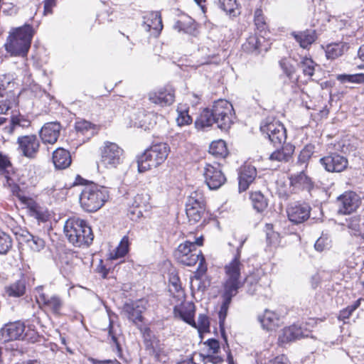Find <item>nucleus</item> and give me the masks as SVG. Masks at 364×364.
<instances>
[{"instance_id":"9b49d317","label":"nucleus","mask_w":364,"mask_h":364,"mask_svg":"<svg viewBox=\"0 0 364 364\" xmlns=\"http://www.w3.org/2000/svg\"><path fill=\"white\" fill-rule=\"evenodd\" d=\"M18 152L28 159H35L38 153L40 141L35 134L18 136L17 139Z\"/></svg>"},{"instance_id":"6e6d98bb","label":"nucleus","mask_w":364,"mask_h":364,"mask_svg":"<svg viewBox=\"0 0 364 364\" xmlns=\"http://www.w3.org/2000/svg\"><path fill=\"white\" fill-rule=\"evenodd\" d=\"M279 65L282 69L284 70V73L287 75V77L291 78L295 72L294 68L285 60H282L279 62Z\"/></svg>"},{"instance_id":"a878e982","label":"nucleus","mask_w":364,"mask_h":364,"mask_svg":"<svg viewBox=\"0 0 364 364\" xmlns=\"http://www.w3.org/2000/svg\"><path fill=\"white\" fill-rule=\"evenodd\" d=\"M71 161L70 154L65 149L58 148L53 154V162L56 168L65 169L70 165Z\"/></svg>"},{"instance_id":"4c0bfd02","label":"nucleus","mask_w":364,"mask_h":364,"mask_svg":"<svg viewBox=\"0 0 364 364\" xmlns=\"http://www.w3.org/2000/svg\"><path fill=\"white\" fill-rule=\"evenodd\" d=\"M299 67L304 75L311 77L318 65L311 58L304 57L299 63Z\"/></svg>"},{"instance_id":"09e8293b","label":"nucleus","mask_w":364,"mask_h":364,"mask_svg":"<svg viewBox=\"0 0 364 364\" xmlns=\"http://www.w3.org/2000/svg\"><path fill=\"white\" fill-rule=\"evenodd\" d=\"M326 55L328 59H335L341 55V47L338 43H332L327 46Z\"/></svg>"},{"instance_id":"a18cd8bd","label":"nucleus","mask_w":364,"mask_h":364,"mask_svg":"<svg viewBox=\"0 0 364 364\" xmlns=\"http://www.w3.org/2000/svg\"><path fill=\"white\" fill-rule=\"evenodd\" d=\"M145 151L138 158L137 165L138 171L140 173H144L152 168H156V165H153V162L149 160V157L145 159Z\"/></svg>"},{"instance_id":"e433bc0d","label":"nucleus","mask_w":364,"mask_h":364,"mask_svg":"<svg viewBox=\"0 0 364 364\" xmlns=\"http://www.w3.org/2000/svg\"><path fill=\"white\" fill-rule=\"evenodd\" d=\"M218 5L227 14L236 16L240 14L236 0H218Z\"/></svg>"},{"instance_id":"1a4fd4ad","label":"nucleus","mask_w":364,"mask_h":364,"mask_svg":"<svg viewBox=\"0 0 364 364\" xmlns=\"http://www.w3.org/2000/svg\"><path fill=\"white\" fill-rule=\"evenodd\" d=\"M205 210V201L203 194L200 191L191 193L186 204V213L191 224L198 223Z\"/></svg>"},{"instance_id":"4be33fe9","label":"nucleus","mask_w":364,"mask_h":364,"mask_svg":"<svg viewBox=\"0 0 364 364\" xmlns=\"http://www.w3.org/2000/svg\"><path fill=\"white\" fill-rule=\"evenodd\" d=\"M60 125L57 122L44 124L40 131V136L44 144H55L60 135Z\"/></svg>"},{"instance_id":"7ed1b4c3","label":"nucleus","mask_w":364,"mask_h":364,"mask_svg":"<svg viewBox=\"0 0 364 364\" xmlns=\"http://www.w3.org/2000/svg\"><path fill=\"white\" fill-rule=\"evenodd\" d=\"M33 29L28 24L13 28L9 32L5 43V49L11 56L23 58V64L26 65L27 55L31 47Z\"/></svg>"},{"instance_id":"13d9d810","label":"nucleus","mask_w":364,"mask_h":364,"mask_svg":"<svg viewBox=\"0 0 364 364\" xmlns=\"http://www.w3.org/2000/svg\"><path fill=\"white\" fill-rule=\"evenodd\" d=\"M205 344L208 346L213 354L217 353L220 349L219 342L215 339H208Z\"/></svg>"},{"instance_id":"c85d7f7f","label":"nucleus","mask_w":364,"mask_h":364,"mask_svg":"<svg viewBox=\"0 0 364 364\" xmlns=\"http://www.w3.org/2000/svg\"><path fill=\"white\" fill-rule=\"evenodd\" d=\"M343 221V227H346L350 235L354 236L362 235L361 218L358 215L348 216Z\"/></svg>"},{"instance_id":"412c9836","label":"nucleus","mask_w":364,"mask_h":364,"mask_svg":"<svg viewBox=\"0 0 364 364\" xmlns=\"http://www.w3.org/2000/svg\"><path fill=\"white\" fill-rule=\"evenodd\" d=\"M361 204L359 194L353 191L343 193V215H350L355 213Z\"/></svg>"},{"instance_id":"864d4df0","label":"nucleus","mask_w":364,"mask_h":364,"mask_svg":"<svg viewBox=\"0 0 364 364\" xmlns=\"http://www.w3.org/2000/svg\"><path fill=\"white\" fill-rule=\"evenodd\" d=\"M350 83H363L364 82V74H343V84Z\"/></svg>"},{"instance_id":"052dcab7","label":"nucleus","mask_w":364,"mask_h":364,"mask_svg":"<svg viewBox=\"0 0 364 364\" xmlns=\"http://www.w3.org/2000/svg\"><path fill=\"white\" fill-rule=\"evenodd\" d=\"M347 137V136L343 137V153H345L347 151L349 152L354 151L356 149L357 147L356 145H355L354 144L347 143V141H349L348 139H346Z\"/></svg>"},{"instance_id":"f03ea898","label":"nucleus","mask_w":364,"mask_h":364,"mask_svg":"<svg viewBox=\"0 0 364 364\" xmlns=\"http://www.w3.org/2000/svg\"><path fill=\"white\" fill-rule=\"evenodd\" d=\"M203 237L196 239L193 242L187 240L180 244L175 252L177 261L185 266L192 267L198 262L195 276L198 279L207 271L205 258L202 252L197 247L203 245Z\"/></svg>"},{"instance_id":"bb28decb","label":"nucleus","mask_w":364,"mask_h":364,"mask_svg":"<svg viewBox=\"0 0 364 364\" xmlns=\"http://www.w3.org/2000/svg\"><path fill=\"white\" fill-rule=\"evenodd\" d=\"M257 176L256 168L253 166H245L240 172L239 176L240 191H246L249 186L255 181Z\"/></svg>"},{"instance_id":"774afa93","label":"nucleus","mask_w":364,"mask_h":364,"mask_svg":"<svg viewBox=\"0 0 364 364\" xmlns=\"http://www.w3.org/2000/svg\"><path fill=\"white\" fill-rule=\"evenodd\" d=\"M16 183L14 179L6 176L4 177V181L3 182L4 186L8 189L11 188L12 185H14Z\"/></svg>"},{"instance_id":"20e7f679","label":"nucleus","mask_w":364,"mask_h":364,"mask_svg":"<svg viewBox=\"0 0 364 364\" xmlns=\"http://www.w3.org/2000/svg\"><path fill=\"white\" fill-rule=\"evenodd\" d=\"M64 232L68 241L78 247L89 246L94 238L92 229L86 221L77 218L67 220L64 225Z\"/></svg>"},{"instance_id":"4d7b16f0","label":"nucleus","mask_w":364,"mask_h":364,"mask_svg":"<svg viewBox=\"0 0 364 364\" xmlns=\"http://www.w3.org/2000/svg\"><path fill=\"white\" fill-rule=\"evenodd\" d=\"M108 334L111 337L113 343L116 345V347L118 349V350H120L119 343L117 341L116 333L114 330L113 321L110 318L109 319Z\"/></svg>"},{"instance_id":"0e129e2a","label":"nucleus","mask_w":364,"mask_h":364,"mask_svg":"<svg viewBox=\"0 0 364 364\" xmlns=\"http://www.w3.org/2000/svg\"><path fill=\"white\" fill-rule=\"evenodd\" d=\"M55 5V0H45L44 1V10L46 13H50L52 8Z\"/></svg>"},{"instance_id":"ea45409f","label":"nucleus","mask_w":364,"mask_h":364,"mask_svg":"<svg viewBox=\"0 0 364 364\" xmlns=\"http://www.w3.org/2000/svg\"><path fill=\"white\" fill-rule=\"evenodd\" d=\"M260 42L257 36H250L247 38L245 43L242 44V49L247 53H260Z\"/></svg>"},{"instance_id":"ddd939ff","label":"nucleus","mask_w":364,"mask_h":364,"mask_svg":"<svg viewBox=\"0 0 364 364\" xmlns=\"http://www.w3.org/2000/svg\"><path fill=\"white\" fill-rule=\"evenodd\" d=\"M174 92L171 88L162 87L151 91L148 94L149 100L161 107L171 105L174 102Z\"/></svg>"},{"instance_id":"7c9ffc66","label":"nucleus","mask_w":364,"mask_h":364,"mask_svg":"<svg viewBox=\"0 0 364 364\" xmlns=\"http://www.w3.org/2000/svg\"><path fill=\"white\" fill-rule=\"evenodd\" d=\"M250 199L253 208L258 213H262L268 206V200L261 191L252 192Z\"/></svg>"},{"instance_id":"79ce46f5","label":"nucleus","mask_w":364,"mask_h":364,"mask_svg":"<svg viewBox=\"0 0 364 364\" xmlns=\"http://www.w3.org/2000/svg\"><path fill=\"white\" fill-rule=\"evenodd\" d=\"M177 112L176 123L178 126L182 127L192 123L193 119L188 114V109L178 107Z\"/></svg>"},{"instance_id":"393cba45","label":"nucleus","mask_w":364,"mask_h":364,"mask_svg":"<svg viewBox=\"0 0 364 364\" xmlns=\"http://www.w3.org/2000/svg\"><path fill=\"white\" fill-rule=\"evenodd\" d=\"M291 35L299 43L301 48L307 49L317 38L314 30L306 29L303 31H293Z\"/></svg>"},{"instance_id":"c9c22d12","label":"nucleus","mask_w":364,"mask_h":364,"mask_svg":"<svg viewBox=\"0 0 364 364\" xmlns=\"http://www.w3.org/2000/svg\"><path fill=\"white\" fill-rule=\"evenodd\" d=\"M6 293L10 296L19 297L23 296L26 291V281L20 279L6 287Z\"/></svg>"},{"instance_id":"f704fd0d","label":"nucleus","mask_w":364,"mask_h":364,"mask_svg":"<svg viewBox=\"0 0 364 364\" xmlns=\"http://www.w3.org/2000/svg\"><path fill=\"white\" fill-rule=\"evenodd\" d=\"M23 236L27 245L34 252H39L45 246L44 240L38 236H34L29 232Z\"/></svg>"},{"instance_id":"3c124183","label":"nucleus","mask_w":364,"mask_h":364,"mask_svg":"<svg viewBox=\"0 0 364 364\" xmlns=\"http://www.w3.org/2000/svg\"><path fill=\"white\" fill-rule=\"evenodd\" d=\"M149 198L147 193H138L134 197L132 205L135 208H146L149 203Z\"/></svg>"},{"instance_id":"6ab92c4d","label":"nucleus","mask_w":364,"mask_h":364,"mask_svg":"<svg viewBox=\"0 0 364 364\" xmlns=\"http://www.w3.org/2000/svg\"><path fill=\"white\" fill-rule=\"evenodd\" d=\"M173 315L175 318L183 320L191 326H196V323L194 320L195 306L193 304L187 303L176 306L173 309Z\"/></svg>"},{"instance_id":"bf43d9fd","label":"nucleus","mask_w":364,"mask_h":364,"mask_svg":"<svg viewBox=\"0 0 364 364\" xmlns=\"http://www.w3.org/2000/svg\"><path fill=\"white\" fill-rule=\"evenodd\" d=\"M255 23L257 26H262L265 23L261 9H257L255 12Z\"/></svg>"},{"instance_id":"f8f14e48","label":"nucleus","mask_w":364,"mask_h":364,"mask_svg":"<svg viewBox=\"0 0 364 364\" xmlns=\"http://www.w3.org/2000/svg\"><path fill=\"white\" fill-rule=\"evenodd\" d=\"M37 293V301L39 304L44 305L53 314L59 315L63 306L62 299L56 295L48 296L43 292V287L36 288Z\"/></svg>"},{"instance_id":"680f3d73","label":"nucleus","mask_w":364,"mask_h":364,"mask_svg":"<svg viewBox=\"0 0 364 364\" xmlns=\"http://www.w3.org/2000/svg\"><path fill=\"white\" fill-rule=\"evenodd\" d=\"M269 364H289L288 358L284 355L276 357L274 360H271Z\"/></svg>"},{"instance_id":"c756f323","label":"nucleus","mask_w":364,"mask_h":364,"mask_svg":"<svg viewBox=\"0 0 364 364\" xmlns=\"http://www.w3.org/2000/svg\"><path fill=\"white\" fill-rule=\"evenodd\" d=\"M321 164L329 172L341 171V156L338 154H331L320 159Z\"/></svg>"},{"instance_id":"f257e3e1","label":"nucleus","mask_w":364,"mask_h":364,"mask_svg":"<svg viewBox=\"0 0 364 364\" xmlns=\"http://www.w3.org/2000/svg\"><path fill=\"white\" fill-rule=\"evenodd\" d=\"M233 111L230 102L218 100L214 102L211 108L203 110L195 122V126L197 129H203L215 123L221 130L227 131L232 123Z\"/></svg>"},{"instance_id":"5701e85b","label":"nucleus","mask_w":364,"mask_h":364,"mask_svg":"<svg viewBox=\"0 0 364 364\" xmlns=\"http://www.w3.org/2000/svg\"><path fill=\"white\" fill-rule=\"evenodd\" d=\"M290 186L293 191L306 190L309 193L314 187V183L304 171L292 174L289 177Z\"/></svg>"},{"instance_id":"c03bdc74","label":"nucleus","mask_w":364,"mask_h":364,"mask_svg":"<svg viewBox=\"0 0 364 364\" xmlns=\"http://www.w3.org/2000/svg\"><path fill=\"white\" fill-rule=\"evenodd\" d=\"M331 246V240L327 234H322L314 244L315 250L318 252H323L328 250Z\"/></svg>"},{"instance_id":"b1692460","label":"nucleus","mask_w":364,"mask_h":364,"mask_svg":"<svg viewBox=\"0 0 364 364\" xmlns=\"http://www.w3.org/2000/svg\"><path fill=\"white\" fill-rule=\"evenodd\" d=\"M258 321L262 328L267 331H273L282 323V318L274 311L266 309L262 316H258Z\"/></svg>"},{"instance_id":"58836bf2","label":"nucleus","mask_w":364,"mask_h":364,"mask_svg":"<svg viewBox=\"0 0 364 364\" xmlns=\"http://www.w3.org/2000/svg\"><path fill=\"white\" fill-rule=\"evenodd\" d=\"M129 251V237L124 236L116 249L110 253L111 259H117L123 257Z\"/></svg>"},{"instance_id":"cd10ccee","label":"nucleus","mask_w":364,"mask_h":364,"mask_svg":"<svg viewBox=\"0 0 364 364\" xmlns=\"http://www.w3.org/2000/svg\"><path fill=\"white\" fill-rule=\"evenodd\" d=\"M237 293L230 292L228 291H223V301L220 306V309L219 311V325L220 328V331L225 338V332H224V323L225 320L228 314V311L229 308V305L231 303L232 298L235 296Z\"/></svg>"},{"instance_id":"37998d69","label":"nucleus","mask_w":364,"mask_h":364,"mask_svg":"<svg viewBox=\"0 0 364 364\" xmlns=\"http://www.w3.org/2000/svg\"><path fill=\"white\" fill-rule=\"evenodd\" d=\"M12 247L11 237L0 230V254L5 255Z\"/></svg>"},{"instance_id":"5fc2aeb1","label":"nucleus","mask_w":364,"mask_h":364,"mask_svg":"<svg viewBox=\"0 0 364 364\" xmlns=\"http://www.w3.org/2000/svg\"><path fill=\"white\" fill-rule=\"evenodd\" d=\"M156 117V114L154 112H149L144 115V124H141V127H144V129H150V127H153V125L156 124L155 118Z\"/></svg>"},{"instance_id":"49530a36","label":"nucleus","mask_w":364,"mask_h":364,"mask_svg":"<svg viewBox=\"0 0 364 364\" xmlns=\"http://www.w3.org/2000/svg\"><path fill=\"white\" fill-rule=\"evenodd\" d=\"M242 282L243 285H246L247 287V292L250 294H254L256 291V286L259 282L257 275L255 274L247 275Z\"/></svg>"},{"instance_id":"2f4dec72","label":"nucleus","mask_w":364,"mask_h":364,"mask_svg":"<svg viewBox=\"0 0 364 364\" xmlns=\"http://www.w3.org/2000/svg\"><path fill=\"white\" fill-rule=\"evenodd\" d=\"M163 28L162 21L160 15L156 12L150 15V18L145 22V29L148 31H153L154 36H158Z\"/></svg>"},{"instance_id":"f3484780","label":"nucleus","mask_w":364,"mask_h":364,"mask_svg":"<svg viewBox=\"0 0 364 364\" xmlns=\"http://www.w3.org/2000/svg\"><path fill=\"white\" fill-rule=\"evenodd\" d=\"M307 336L301 327L292 325L283 328L278 336V344L283 346L290 342Z\"/></svg>"},{"instance_id":"473e14b6","label":"nucleus","mask_w":364,"mask_h":364,"mask_svg":"<svg viewBox=\"0 0 364 364\" xmlns=\"http://www.w3.org/2000/svg\"><path fill=\"white\" fill-rule=\"evenodd\" d=\"M31 125V121L23 115L18 114L13 116L9 127L6 129L9 134L14 133L19 127L27 128Z\"/></svg>"},{"instance_id":"de8ad7c7","label":"nucleus","mask_w":364,"mask_h":364,"mask_svg":"<svg viewBox=\"0 0 364 364\" xmlns=\"http://www.w3.org/2000/svg\"><path fill=\"white\" fill-rule=\"evenodd\" d=\"M361 299H357L352 305L343 309V323H350L349 317L352 315L353 312L358 308L360 304Z\"/></svg>"},{"instance_id":"aec40b11","label":"nucleus","mask_w":364,"mask_h":364,"mask_svg":"<svg viewBox=\"0 0 364 364\" xmlns=\"http://www.w3.org/2000/svg\"><path fill=\"white\" fill-rule=\"evenodd\" d=\"M145 309L142 301H137L130 304H125L123 311L133 323L138 325L143 321L142 312Z\"/></svg>"},{"instance_id":"e2e57ef3","label":"nucleus","mask_w":364,"mask_h":364,"mask_svg":"<svg viewBox=\"0 0 364 364\" xmlns=\"http://www.w3.org/2000/svg\"><path fill=\"white\" fill-rule=\"evenodd\" d=\"M205 362H210L213 364H218L220 363L223 361V359L218 355H208L205 358Z\"/></svg>"},{"instance_id":"6e6552de","label":"nucleus","mask_w":364,"mask_h":364,"mask_svg":"<svg viewBox=\"0 0 364 364\" xmlns=\"http://www.w3.org/2000/svg\"><path fill=\"white\" fill-rule=\"evenodd\" d=\"M260 130L274 146H280L286 141V129L278 120L267 118L261 123Z\"/></svg>"},{"instance_id":"2eb2a0df","label":"nucleus","mask_w":364,"mask_h":364,"mask_svg":"<svg viewBox=\"0 0 364 364\" xmlns=\"http://www.w3.org/2000/svg\"><path fill=\"white\" fill-rule=\"evenodd\" d=\"M310 210L306 203H293L287 208L288 218L294 224L301 223L309 218Z\"/></svg>"},{"instance_id":"423d86ee","label":"nucleus","mask_w":364,"mask_h":364,"mask_svg":"<svg viewBox=\"0 0 364 364\" xmlns=\"http://www.w3.org/2000/svg\"><path fill=\"white\" fill-rule=\"evenodd\" d=\"M242 246V243L237 248L233 257L224 266L223 290L225 291L238 293V290L243 286L241 273L245 266L241 261Z\"/></svg>"},{"instance_id":"9d476101","label":"nucleus","mask_w":364,"mask_h":364,"mask_svg":"<svg viewBox=\"0 0 364 364\" xmlns=\"http://www.w3.org/2000/svg\"><path fill=\"white\" fill-rule=\"evenodd\" d=\"M203 176L205 183L211 190L219 188L226 181V178L220 168V165L218 163L206 164L203 168Z\"/></svg>"},{"instance_id":"4468645a","label":"nucleus","mask_w":364,"mask_h":364,"mask_svg":"<svg viewBox=\"0 0 364 364\" xmlns=\"http://www.w3.org/2000/svg\"><path fill=\"white\" fill-rule=\"evenodd\" d=\"M169 151V146L166 143L154 144L145 151L144 157H149V160L153 162V165H156L157 167L166 159Z\"/></svg>"},{"instance_id":"603ef678","label":"nucleus","mask_w":364,"mask_h":364,"mask_svg":"<svg viewBox=\"0 0 364 364\" xmlns=\"http://www.w3.org/2000/svg\"><path fill=\"white\" fill-rule=\"evenodd\" d=\"M209 327L210 322L208 317L206 315L200 314L195 328L198 329L199 333H203L208 331Z\"/></svg>"},{"instance_id":"8fccbe9b","label":"nucleus","mask_w":364,"mask_h":364,"mask_svg":"<svg viewBox=\"0 0 364 364\" xmlns=\"http://www.w3.org/2000/svg\"><path fill=\"white\" fill-rule=\"evenodd\" d=\"M9 191L14 196H16L22 203L27 205H30L33 203V201L31 198L24 196L21 193V191L18 184L15 183L12 185Z\"/></svg>"},{"instance_id":"338daca9","label":"nucleus","mask_w":364,"mask_h":364,"mask_svg":"<svg viewBox=\"0 0 364 364\" xmlns=\"http://www.w3.org/2000/svg\"><path fill=\"white\" fill-rule=\"evenodd\" d=\"M92 364H121L117 360H97L92 359Z\"/></svg>"},{"instance_id":"39448f33","label":"nucleus","mask_w":364,"mask_h":364,"mask_svg":"<svg viewBox=\"0 0 364 364\" xmlns=\"http://www.w3.org/2000/svg\"><path fill=\"white\" fill-rule=\"evenodd\" d=\"M109 197L107 187L91 183L82 188L80 196V203L85 211L95 212L104 205Z\"/></svg>"},{"instance_id":"72a5a7b5","label":"nucleus","mask_w":364,"mask_h":364,"mask_svg":"<svg viewBox=\"0 0 364 364\" xmlns=\"http://www.w3.org/2000/svg\"><path fill=\"white\" fill-rule=\"evenodd\" d=\"M209 153L215 157H226L228 154V151L225 141L218 140L213 141L209 147Z\"/></svg>"},{"instance_id":"a19ab883","label":"nucleus","mask_w":364,"mask_h":364,"mask_svg":"<svg viewBox=\"0 0 364 364\" xmlns=\"http://www.w3.org/2000/svg\"><path fill=\"white\" fill-rule=\"evenodd\" d=\"M75 129L82 134L94 135L95 133V125L86 120H79L75 122Z\"/></svg>"},{"instance_id":"0eeeda50","label":"nucleus","mask_w":364,"mask_h":364,"mask_svg":"<svg viewBox=\"0 0 364 364\" xmlns=\"http://www.w3.org/2000/svg\"><path fill=\"white\" fill-rule=\"evenodd\" d=\"M123 149L116 143L106 141L100 148L98 168L112 169L117 168L123 161Z\"/></svg>"},{"instance_id":"69168bd1","label":"nucleus","mask_w":364,"mask_h":364,"mask_svg":"<svg viewBox=\"0 0 364 364\" xmlns=\"http://www.w3.org/2000/svg\"><path fill=\"white\" fill-rule=\"evenodd\" d=\"M311 156V151H309L306 148L304 149L299 156V159L303 162H305L307 159H309Z\"/></svg>"},{"instance_id":"dca6fc26","label":"nucleus","mask_w":364,"mask_h":364,"mask_svg":"<svg viewBox=\"0 0 364 364\" xmlns=\"http://www.w3.org/2000/svg\"><path fill=\"white\" fill-rule=\"evenodd\" d=\"M25 325L16 321L6 324L1 330V336L5 342L21 340L24 337Z\"/></svg>"},{"instance_id":"a211bd4d","label":"nucleus","mask_w":364,"mask_h":364,"mask_svg":"<svg viewBox=\"0 0 364 364\" xmlns=\"http://www.w3.org/2000/svg\"><path fill=\"white\" fill-rule=\"evenodd\" d=\"M277 149L268 155L271 162L287 163L290 161L294 151V146L290 144H282L275 146Z\"/></svg>"}]
</instances>
